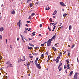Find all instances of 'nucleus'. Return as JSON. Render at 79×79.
<instances>
[{
    "mask_svg": "<svg viewBox=\"0 0 79 79\" xmlns=\"http://www.w3.org/2000/svg\"><path fill=\"white\" fill-rule=\"evenodd\" d=\"M48 29L49 31H51V29H50V27L49 26H48Z\"/></svg>",
    "mask_w": 79,
    "mask_h": 79,
    "instance_id": "25",
    "label": "nucleus"
},
{
    "mask_svg": "<svg viewBox=\"0 0 79 79\" xmlns=\"http://www.w3.org/2000/svg\"><path fill=\"white\" fill-rule=\"evenodd\" d=\"M50 21L51 22H52V18H50V19H49Z\"/></svg>",
    "mask_w": 79,
    "mask_h": 79,
    "instance_id": "39",
    "label": "nucleus"
},
{
    "mask_svg": "<svg viewBox=\"0 0 79 79\" xmlns=\"http://www.w3.org/2000/svg\"><path fill=\"white\" fill-rule=\"evenodd\" d=\"M62 69H63V68L62 67H60V68L59 70V71H61V70H62Z\"/></svg>",
    "mask_w": 79,
    "mask_h": 79,
    "instance_id": "22",
    "label": "nucleus"
},
{
    "mask_svg": "<svg viewBox=\"0 0 79 79\" xmlns=\"http://www.w3.org/2000/svg\"><path fill=\"white\" fill-rule=\"evenodd\" d=\"M11 14H13V15H15V10H13L12 12H11Z\"/></svg>",
    "mask_w": 79,
    "mask_h": 79,
    "instance_id": "14",
    "label": "nucleus"
},
{
    "mask_svg": "<svg viewBox=\"0 0 79 79\" xmlns=\"http://www.w3.org/2000/svg\"><path fill=\"white\" fill-rule=\"evenodd\" d=\"M50 8H46V11H47L48 10H50Z\"/></svg>",
    "mask_w": 79,
    "mask_h": 79,
    "instance_id": "41",
    "label": "nucleus"
},
{
    "mask_svg": "<svg viewBox=\"0 0 79 79\" xmlns=\"http://www.w3.org/2000/svg\"><path fill=\"white\" fill-rule=\"evenodd\" d=\"M34 55H35V56L36 55H37V53H34Z\"/></svg>",
    "mask_w": 79,
    "mask_h": 79,
    "instance_id": "52",
    "label": "nucleus"
},
{
    "mask_svg": "<svg viewBox=\"0 0 79 79\" xmlns=\"http://www.w3.org/2000/svg\"><path fill=\"white\" fill-rule=\"evenodd\" d=\"M35 15V13H33L31 15V16H34Z\"/></svg>",
    "mask_w": 79,
    "mask_h": 79,
    "instance_id": "26",
    "label": "nucleus"
},
{
    "mask_svg": "<svg viewBox=\"0 0 79 79\" xmlns=\"http://www.w3.org/2000/svg\"><path fill=\"white\" fill-rule=\"evenodd\" d=\"M28 18H29V19H32V18H31V16H29Z\"/></svg>",
    "mask_w": 79,
    "mask_h": 79,
    "instance_id": "37",
    "label": "nucleus"
},
{
    "mask_svg": "<svg viewBox=\"0 0 79 79\" xmlns=\"http://www.w3.org/2000/svg\"><path fill=\"white\" fill-rule=\"evenodd\" d=\"M59 44V43H57L56 44H55V46H56V47H57V46H56V45H57V44Z\"/></svg>",
    "mask_w": 79,
    "mask_h": 79,
    "instance_id": "45",
    "label": "nucleus"
},
{
    "mask_svg": "<svg viewBox=\"0 0 79 79\" xmlns=\"http://www.w3.org/2000/svg\"><path fill=\"white\" fill-rule=\"evenodd\" d=\"M52 48L53 50H54V51H56L57 50V49H56V48L54 47H52Z\"/></svg>",
    "mask_w": 79,
    "mask_h": 79,
    "instance_id": "12",
    "label": "nucleus"
},
{
    "mask_svg": "<svg viewBox=\"0 0 79 79\" xmlns=\"http://www.w3.org/2000/svg\"><path fill=\"white\" fill-rule=\"evenodd\" d=\"M62 64H63V63H61L59 65V66L60 67V66H61Z\"/></svg>",
    "mask_w": 79,
    "mask_h": 79,
    "instance_id": "29",
    "label": "nucleus"
},
{
    "mask_svg": "<svg viewBox=\"0 0 79 79\" xmlns=\"http://www.w3.org/2000/svg\"><path fill=\"white\" fill-rule=\"evenodd\" d=\"M67 15V14L65 13V14H63V16H64V17H65V16H66Z\"/></svg>",
    "mask_w": 79,
    "mask_h": 79,
    "instance_id": "21",
    "label": "nucleus"
},
{
    "mask_svg": "<svg viewBox=\"0 0 79 79\" xmlns=\"http://www.w3.org/2000/svg\"><path fill=\"white\" fill-rule=\"evenodd\" d=\"M27 3H29V2H30V1H31V0H27Z\"/></svg>",
    "mask_w": 79,
    "mask_h": 79,
    "instance_id": "44",
    "label": "nucleus"
},
{
    "mask_svg": "<svg viewBox=\"0 0 79 79\" xmlns=\"http://www.w3.org/2000/svg\"><path fill=\"white\" fill-rule=\"evenodd\" d=\"M38 35L39 36H40L41 37H42V35H41V34H39Z\"/></svg>",
    "mask_w": 79,
    "mask_h": 79,
    "instance_id": "46",
    "label": "nucleus"
},
{
    "mask_svg": "<svg viewBox=\"0 0 79 79\" xmlns=\"http://www.w3.org/2000/svg\"><path fill=\"white\" fill-rule=\"evenodd\" d=\"M36 66L37 68H39V69H40L41 68V66H40V64H38L37 65H36Z\"/></svg>",
    "mask_w": 79,
    "mask_h": 79,
    "instance_id": "3",
    "label": "nucleus"
},
{
    "mask_svg": "<svg viewBox=\"0 0 79 79\" xmlns=\"http://www.w3.org/2000/svg\"><path fill=\"white\" fill-rule=\"evenodd\" d=\"M74 46H75V44H74L73 45H72L71 47V48H73Z\"/></svg>",
    "mask_w": 79,
    "mask_h": 79,
    "instance_id": "30",
    "label": "nucleus"
},
{
    "mask_svg": "<svg viewBox=\"0 0 79 79\" xmlns=\"http://www.w3.org/2000/svg\"><path fill=\"white\" fill-rule=\"evenodd\" d=\"M58 23V22H56V23H54V24L53 25V26H54L55 25H56V24H57Z\"/></svg>",
    "mask_w": 79,
    "mask_h": 79,
    "instance_id": "27",
    "label": "nucleus"
},
{
    "mask_svg": "<svg viewBox=\"0 0 79 79\" xmlns=\"http://www.w3.org/2000/svg\"><path fill=\"white\" fill-rule=\"evenodd\" d=\"M51 55H49L48 56V60H47V62H48V61H50V56Z\"/></svg>",
    "mask_w": 79,
    "mask_h": 79,
    "instance_id": "11",
    "label": "nucleus"
},
{
    "mask_svg": "<svg viewBox=\"0 0 79 79\" xmlns=\"http://www.w3.org/2000/svg\"><path fill=\"white\" fill-rule=\"evenodd\" d=\"M30 7H32V3H30Z\"/></svg>",
    "mask_w": 79,
    "mask_h": 79,
    "instance_id": "32",
    "label": "nucleus"
},
{
    "mask_svg": "<svg viewBox=\"0 0 79 79\" xmlns=\"http://www.w3.org/2000/svg\"><path fill=\"white\" fill-rule=\"evenodd\" d=\"M69 52H68V56H70V55L71 54V53H70V52L69 51Z\"/></svg>",
    "mask_w": 79,
    "mask_h": 79,
    "instance_id": "23",
    "label": "nucleus"
},
{
    "mask_svg": "<svg viewBox=\"0 0 79 79\" xmlns=\"http://www.w3.org/2000/svg\"><path fill=\"white\" fill-rule=\"evenodd\" d=\"M32 29V28H30L29 30H28V31H30V30H31Z\"/></svg>",
    "mask_w": 79,
    "mask_h": 79,
    "instance_id": "42",
    "label": "nucleus"
},
{
    "mask_svg": "<svg viewBox=\"0 0 79 79\" xmlns=\"http://www.w3.org/2000/svg\"><path fill=\"white\" fill-rule=\"evenodd\" d=\"M41 57H43L44 56V54H43L41 55Z\"/></svg>",
    "mask_w": 79,
    "mask_h": 79,
    "instance_id": "43",
    "label": "nucleus"
},
{
    "mask_svg": "<svg viewBox=\"0 0 79 79\" xmlns=\"http://www.w3.org/2000/svg\"><path fill=\"white\" fill-rule=\"evenodd\" d=\"M56 27V26H55L53 28H54L55 29V27Z\"/></svg>",
    "mask_w": 79,
    "mask_h": 79,
    "instance_id": "63",
    "label": "nucleus"
},
{
    "mask_svg": "<svg viewBox=\"0 0 79 79\" xmlns=\"http://www.w3.org/2000/svg\"><path fill=\"white\" fill-rule=\"evenodd\" d=\"M66 51H65L64 52V53H63V54H65V53H66Z\"/></svg>",
    "mask_w": 79,
    "mask_h": 79,
    "instance_id": "60",
    "label": "nucleus"
},
{
    "mask_svg": "<svg viewBox=\"0 0 79 79\" xmlns=\"http://www.w3.org/2000/svg\"><path fill=\"white\" fill-rule=\"evenodd\" d=\"M53 60L54 61H56V60H57V59H56V60L54 59Z\"/></svg>",
    "mask_w": 79,
    "mask_h": 79,
    "instance_id": "49",
    "label": "nucleus"
},
{
    "mask_svg": "<svg viewBox=\"0 0 79 79\" xmlns=\"http://www.w3.org/2000/svg\"><path fill=\"white\" fill-rule=\"evenodd\" d=\"M2 39V36H1V35H0V40H1Z\"/></svg>",
    "mask_w": 79,
    "mask_h": 79,
    "instance_id": "34",
    "label": "nucleus"
},
{
    "mask_svg": "<svg viewBox=\"0 0 79 79\" xmlns=\"http://www.w3.org/2000/svg\"><path fill=\"white\" fill-rule=\"evenodd\" d=\"M53 40L52 39H50L47 42H49L50 43H51V41H52Z\"/></svg>",
    "mask_w": 79,
    "mask_h": 79,
    "instance_id": "16",
    "label": "nucleus"
},
{
    "mask_svg": "<svg viewBox=\"0 0 79 79\" xmlns=\"http://www.w3.org/2000/svg\"><path fill=\"white\" fill-rule=\"evenodd\" d=\"M56 11V10L55 11H54V12H53V13L52 14L53 15H55V14H56V13H57V11Z\"/></svg>",
    "mask_w": 79,
    "mask_h": 79,
    "instance_id": "13",
    "label": "nucleus"
},
{
    "mask_svg": "<svg viewBox=\"0 0 79 79\" xmlns=\"http://www.w3.org/2000/svg\"><path fill=\"white\" fill-rule=\"evenodd\" d=\"M47 46L48 47H49L50 45V44H51V43H50L48 42H47Z\"/></svg>",
    "mask_w": 79,
    "mask_h": 79,
    "instance_id": "9",
    "label": "nucleus"
},
{
    "mask_svg": "<svg viewBox=\"0 0 79 79\" xmlns=\"http://www.w3.org/2000/svg\"><path fill=\"white\" fill-rule=\"evenodd\" d=\"M10 64V62L9 61H8L6 63V64Z\"/></svg>",
    "mask_w": 79,
    "mask_h": 79,
    "instance_id": "28",
    "label": "nucleus"
},
{
    "mask_svg": "<svg viewBox=\"0 0 79 79\" xmlns=\"http://www.w3.org/2000/svg\"><path fill=\"white\" fill-rule=\"evenodd\" d=\"M12 64H10V67H13V66H12Z\"/></svg>",
    "mask_w": 79,
    "mask_h": 79,
    "instance_id": "33",
    "label": "nucleus"
},
{
    "mask_svg": "<svg viewBox=\"0 0 79 79\" xmlns=\"http://www.w3.org/2000/svg\"><path fill=\"white\" fill-rule=\"evenodd\" d=\"M56 34H55L51 38V39H52V40H53V39H55V37L56 36Z\"/></svg>",
    "mask_w": 79,
    "mask_h": 79,
    "instance_id": "8",
    "label": "nucleus"
},
{
    "mask_svg": "<svg viewBox=\"0 0 79 79\" xmlns=\"http://www.w3.org/2000/svg\"><path fill=\"white\" fill-rule=\"evenodd\" d=\"M30 50H32V47H30Z\"/></svg>",
    "mask_w": 79,
    "mask_h": 79,
    "instance_id": "54",
    "label": "nucleus"
},
{
    "mask_svg": "<svg viewBox=\"0 0 79 79\" xmlns=\"http://www.w3.org/2000/svg\"><path fill=\"white\" fill-rule=\"evenodd\" d=\"M1 7H2V6H3V4H2L1 5Z\"/></svg>",
    "mask_w": 79,
    "mask_h": 79,
    "instance_id": "62",
    "label": "nucleus"
},
{
    "mask_svg": "<svg viewBox=\"0 0 79 79\" xmlns=\"http://www.w3.org/2000/svg\"><path fill=\"white\" fill-rule=\"evenodd\" d=\"M27 23H28L29 24H31V22L29 21H27Z\"/></svg>",
    "mask_w": 79,
    "mask_h": 79,
    "instance_id": "36",
    "label": "nucleus"
},
{
    "mask_svg": "<svg viewBox=\"0 0 79 79\" xmlns=\"http://www.w3.org/2000/svg\"><path fill=\"white\" fill-rule=\"evenodd\" d=\"M46 54H47L48 55V52H47L46 53Z\"/></svg>",
    "mask_w": 79,
    "mask_h": 79,
    "instance_id": "61",
    "label": "nucleus"
},
{
    "mask_svg": "<svg viewBox=\"0 0 79 79\" xmlns=\"http://www.w3.org/2000/svg\"><path fill=\"white\" fill-rule=\"evenodd\" d=\"M66 62H67V64H68V63H69V59H68L66 60Z\"/></svg>",
    "mask_w": 79,
    "mask_h": 79,
    "instance_id": "10",
    "label": "nucleus"
},
{
    "mask_svg": "<svg viewBox=\"0 0 79 79\" xmlns=\"http://www.w3.org/2000/svg\"><path fill=\"white\" fill-rule=\"evenodd\" d=\"M20 35L21 36V37L22 38V39L23 41V42H24V39H23V36L21 34H20Z\"/></svg>",
    "mask_w": 79,
    "mask_h": 79,
    "instance_id": "17",
    "label": "nucleus"
},
{
    "mask_svg": "<svg viewBox=\"0 0 79 79\" xmlns=\"http://www.w3.org/2000/svg\"><path fill=\"white\" fill-rule=\"evenodd\" d=\"M17 25L18 26H21V20H19V21L18 22Z\"/></svg>",
    "mask_w": 79,
    "mask_h": 79,
    "instance_id": "5",
    "label": "nucleus"
},
{
    "mask_svg": "<svg viewBox=\"0 0 79 79\" xmlns=\"http://www.w3.org/2000/svg\"><path fill=\"white\" fill-rule=\"evenodd\" d=\"M75 78H77V73H75V74L74 79Z\"/></svg>",
    "mask_w": 79,
    "mask_h": 79,
    "instance_id": "6",
    "label": "nucleus"
},
{
    "mask_svg": "<svg viewBox=\"0 0 79 79\" xmlns=\"http://www.w3.org/2000/svg\"><path fill=\"white\" fill-rule=\"evenodd\" d=\"M71 29H72V27H71V25H70L69 27V30H71Z\"/></svg>",
    "mask_w": 79,
    "mask_h": 79,
    "instance_id": "15",
    "label": "nucleus"
},
{
    "mask_svg": "<svg viewBox=\"0 0 79 79\" xmlns=\"http://www.w3.org/2000/svg\"><path fill=\"white\" fill-rule=\"evenodd\" d=\"M42 24H40V27H42Z\"/></svg>",
    "mask_w": 79,
    "mask_h": 79,
    "instance_id": "51",
    "label": "nucleus"
},
{
    "mask_svg": "<svg viewBox=\"0 0 79 79\" xmlns=\"http://www.w3.org/2000/svg\"><path fill=\"white\" fill-rule=\"evenodd\" d=\"M30 47L29 46L28 47V48L29 49V50H30Z\"/></svg>",
    "mask_w": 79,
    "mask_h": 79,
    "instance_id": "57",
    "label": "nucleus"
},
{
    "mask_svg": "<svg viewBox=\"0 0 79 79\" xmlns=\"http://www.w3.org/2000/svg\"><path fill=\"white\" fill-rule=\"evenodd\" d=\"M36 2L35 3L36 5H37V4H38V3H39L38 2Z\"/></svg>",
    "mask_w": 79,
    "mask_h": 79,
    "instance_id": "50",
    "label": "nucleus"
},
{
    "mask_svg": "<svg viewBox=\"0 0 79 79\" xmlns=\"http://www.w3.org/2000/svg\"><path fill=\"white\" fill-rule=\"evenodd\" d=\"M41 46H44V44H41Z\"/></svg>",
    "mask_w": 79,
    "mask_h": 79,
    "instance_id": "56",
    "label": "nucleus"
},
{
    "mask_svg": "<svg viewBox=\"0 0 79 79\" xmlns=\"http://www.w3.org/2000/svg\"><path fill=\"white\" fill-rule=\"evenodd\" d=\"M28 39H29V40H32V39H31L30 38H28Z\"/></svg>",
    "mask_w": 79,
    "mask_h": 79,
    "instance_id": "47",
    "label": "nucleus"
},
{
    "mask_svg": "<svg viewBox=\"0 0 79 79\" xmlns=\"http://www.w3.org/2000/svg\"><path fill=\"white\" fill-rule=\"evenodd\" d=\"M78 59H79V58H77V62H78Z\"/></svg>",
    "mask_w": 79,
    "mask_h": 79,
    "instance_id": "59",
    "label": "nucleus"
},
{
    "mask_svg": "<svg viewBox=\"0 0 79 79\" xmlns=\"http://www.w3.org/2000/svg\"><path fill=\"white\" fill-rule=\"evenodd\" d=\"M60 56H58L57 58V60H59L60 59Z\"/></svg>",
    "mask_w": 79,
    "mask_h": 79,
    "instance_id": "31",
    "label": "nucleus"
},
{
    "mask_svg": "<svg viewBox=\"0 0 79 79\" xmlns=\"http://www.w3.org/2000/svg\"><path fill=\"white\" fill-rule=\"evenodd\" d=\"M39 48V47H35V49H37V48Z\"/></svg>",
    "mask_w": 79,
    "mask_h": 79,
    "instance_id": "38",
    "label": "nucleus"
},
{
    "mask_svg": "<svg viewBox=\"0 0 79 79\" xmlns=\"http://www.w3.org/2000/svg\"><path fill=\"white\" fill-rule=\"evenodd\" d=\"M35 33H36L35 32H33L32 33V35H33V36H34V35H35Z\"/></svg>",
    "mask_w": 79,
    "mask_h": 79,
    "instance_id": "20",
    "label": "nucleus"
},
{
    "mask_svg": "<svg viewBox=\"0 0 79 79\" xmlns=\"http://www.w3.org/2000/svg\"><path fill=\"white\" fill-rule=\"evenodd\" d=\"M38 59H39V57H37L36 59L35 60V63L36 65H37V61H38Z\"/></svg>",
    "mask_w": 79,
    "mask_h": 79,
    "instance_id": "4",
    "label": "nucleus"
},
{
    "mask_svg": "<svg viewBox=\"0 0 79 79\" xmlns=\"http://www.w3.org/2000/svg\"><path fill=\"white\" fill-rule=\"evenodd\" d=\"M26 26H27V27H29V26L27 25V24H26L25 25Z\"/></svg>",
    "mask_w": 79,
    "mask_h": 79,
    "instance_id": "48",
    "label": "nucleus"
},
{
    "mask_svg": "<svg viewBox=\"0 0 79 79\" xmlns=\"http://www.w3.org/2000/svg\"><path fill=\"white\" fill-rule=\"evenodd\" d=\"M29 45H30V46H31V47H34V45H33L32 44H31V43H29Z\"/></svg>",
    "mask_w": 79,
    "mask_h": 79,
    "instance_id": "18",
    "label": "nucleus"
},
{
    "mask_svg": "<svg viewBox=\"0 0 79 79\" xmlns=\"http://www.w3.org/2000/svg\"><path fill=\"white\" fill-rule=\"evenodd\" d=\"M55 24V23H51L50 24H52V25H53V24Z\"/></svg>",
    "mask_w": 79,
    "mask_h": 79,
    "instance_id": "40",
    "label": "nucleus"
},
{
    "mask_svg": "<svg viewBox=\"0 0 79 79\" xmlns=\"http://www.w3.org/2000/svg\"><path fill=\"white\" fill-rule=\"evenodd\" d=\"M55 28H53V30H52V31L53 32V31H54V30H55Z\"/></svg>",
    "mask_w": 79,
    "mask_h": 79,
    "instance_id": "55",
    "label": "nucleus"
},
{
    "mask_svg": "<svg viewBox=\"0 0 79 79\" xmlns=\"http://www.w3.org/2000/svg\"><path fill=\"white\" fill-rule=\"evenodd\" d=\"M27 64V66H29V65H30V64Z\"/></svg>",
    "mask_w": 79,
    "mask_h": 79,
    "instance_id": "58",
    "label": "nucleus"
},
{
    "mask_svg": "<svg viewBox=\"0 0 79 79\" xmlns=\"http://www.w3.org/2000/svg\"><path fill=\"white\" fill-rule=\"evenodd\" d=\"M60 3L61 5V6H66V5L64 4L63 3V2H60Z\"/></svg>",
    "mask_w": 79,
    "mask_h": 79,
    "instance_id": "2",
    "label": "nucleus"
},
{
    "mask_svg": "<svg viewBox=\"0 0 79 79\" xmlns=\"http://www.w3.org/2000/svg\"><path fill=\"white\" fill-rule=\"evenodd\" d=\"M23 58L24 59V60H22V59H18V63H19L20 62H21V61H24L26 60V59H25V56H23Z\"/></svg>",
    "mask_w": 79,
    "mask_h": 79,
    "instance_id": "1",
    "label": "nucleus"
},
{
    "mask_svg": "<svg viewBox=\"0 0 79 79\" xmlns=\"http://www.w3.org/2000/svg\"><path fill=\"white\" fill-rule=\"evenodd\" d=\"M73 71H71L70 73L69 76H71L73 74Z\"/></svg>",
    "mask_w": 79,
    "mask_h": 79,
    "instance_id": "19",
    "label": "nucleus"
},
{
    "mask_svg": "<svg viewBox=\"0 0 79 79\" xmlns=\"http://www.w3.org/2000/svg\"><path fill=\"white\" fill-rule=\"evenodd\" d=\"M4 30V29H3V27H2L0 28V31L1 32H2V31H3Z\"/></svg>",
    "mask_w": 79,
    "mask_h": 79,
    "instance_id": "7",
    "label": "nucleus"
},
{
    "mask_svg": "<svg viewBox=\"0 0 79 79\" xmlns=\"http://www.w3.org/2000/svg\"><path fill=\"white\" fill-rule=\"evenodd\" d=\"M30 58H33V56H30Z\"/></svg>",
    "mask_w": 79,
    "mask_h": 79,
    "instance_id": "35",
    "label": "nucleus"
},
{
    "mask_svg": "<svg viewBox=\"0 0 79 79\" xmlns=\"http://www.w3.org/2000/svg\"><path fill=\"white\" fill-rule=\"evenodd\" d=\"M17 40L18 41V40H19V38H17Z\"/></svg>",
    "mask_w": 79,
    "mask_h": 79,
    "instance_id": "64",
    "label": "nucleus"
},
{
    "mask_svg": "<svg viewBox=\"0 0 79 79\" xmlns=\"http://www.w3.org/2000/svg\"><path fill=\"white\" fill-rule=\"evenodd\" d=\"M27 31H26V30H25L23 33L24 34H27Z\"/></svg>",
    "mask_w": 79,
    "mask_h": 79,
    "instance_id": "24",
    "label": "nucleus"
},
{
    "mask_svg": "<svg viewBox=\"0 0 79 79\" xmlns=\"http://www.w3.org/2000/svg\"><path fill=\"white\" fill-rule=\"evenodd\" d=\"M69 66H70V65H69V64H68L67 65V67H69Z\"/></svg>",
    "mask_w": 79,
    "mask_h": 79,
    "instance_id": "53",
    "label": "nucleus"
}]
</instances>
